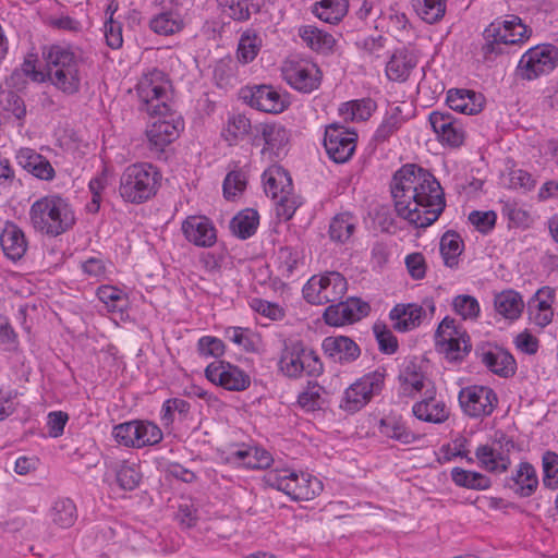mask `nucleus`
Instances as JSON below:
<instances>
[{"mask_svg":"<svg viewBox=\"0 0 558 558\" xmlns=\"http://www.w3.org/2000/svg\"><path fill=\"white\" fill-rule=\"evenodd\" d=\"M532 35V29L515 15H509L501 21H495L485 29L486 44L483 46L485 57L497 52L496 45H517L525 43Z\"/></svg>","mask_w":558,"mask_h":558,"instance_id":"1a4fd4ad","label":"nucleus"},{"mask_svg":"<svg viewBox=\"0 0 558 558\" xmlns=\"http://www.w3.org/2000/svg\"><path fill=\"white\" fill-rule=\"evenodd\" d=\"M43 54L51 85L66 95L78 93L85 77L80 51L70 45L56 44L47 47Z\"/></svg>","mask_w":558,"mask_h":558,"instance_id":"f03ea898","label":"nucleus"},{"mask_svg":"<svg viewBox=\"0 0 558 558\" xmlns=\"http://www.w3.org/2000/svg\"><path fill=\"white\" fill-rule=\"evenodd\" d=\"M513 448V441L501 435L478 445L474 454L481 469L493 474H502L511 464L510 452Z\"/></svg>","mask_w":558,"mask_h":558,"instance_id":"2eb2a0df","label":"nucleus"},{"mask_svg":"<svg viewBox=\"0 0 558 558\" xmlns=\"http://www.w3.org/2000/svg\"><path fill=\"white\" fill-rule=\"evenodd\" d=\"M259 216L255 209L247 208L240 211L231 221L232 232L241 238L247 239L257 230Z\"/></svg>","mask_w":558,"mask_h":558,"instance_id":"de8ad7c7","label":"nucleus"},{"mask_svg":"<svg viewBox=\"0 0 558 558\" xmlns=\"http://www.w3.org/2000/svg\"><path fill=\"white\" fill-rule=\"evenodd\" d=\"M414 9L425 23L435 24L445 16L447 0H415Z\"/></svg>","mask_w":558,"mask_h":558,"instance_id":"8fccbe9b","label":"nucleus"},{"mask_svg":"<svg viewBox=\"0 0 558 558\" xmlns=\"http://www.w3.org/2000/svg\"><path fill=\"white\" fill-rule=\"evenodd\" d=\"M429 124L437 140L449 147H460L466 137L463 123L449 112L433 111L428 116Z\"/></svg>","mask_w":558,"mask_h":558,"instance_id":"412c9836","label":"nucleus"},{"mask_svg":"<svg viewBox=\"0 0 558 558\" xmlns=\"http://www.w3.org/2000/svg\"><path fill=\"white\" fill-rule=\"evenodd\" d=\"M276 201V215L280 220H290L296 209L302 205V198L293 192V189L289 193H284Z\"/></svg>","mask_w":558,"mask_h":558,"instance_id":"13d9d810","label":"nucleus"},{"mask_svg":"<svg viewBox=\"0 0 558 558\" xmlns=\"http://www.w3.org/2000/svg\"><path fill=\"white\" fill-rule=\"evenodd\" d=\"M50 520L59 527L66 529L76 521V507L69 498H62L54 501L49 512Z\"/></svg>","mask_w":558,"mask_h":558,"instance_id":"49530a36","label":"nucleus"},{"mask_svg":"<svg viewBox=\"0 0 558 558\" xmlns=\"http://www.w3.org/2000/svg\"><path fill=\"white\" fill-rule=\"evenodd\" d=\"M259 133L264 140V147L262 148L263 157L272 161L287 154L289 133L284 126L276 123L262 124L259 126Z\"/></svg>","mask_w":558,"mask_h":558,"instance_id":"393cba45","label":"nucleus"},{"mask_svg":"<svg viewBox=\"0 0 558 558\" xmlns=\"http://www.w3.org/2000/svg\"><path fill=\"white\" fill-rule=\"evenodd\" d=\"M268 486L292 500H312L323 492V482L311 473L290 469L272 470L265 475Z\"/></svg>","mask_w":558,"mask_h":558,"instance_id":"39448f33","label":"nucleus"},{"mask_svg":"<svg viewBox=\"0 0 558 558\" xmlns=\"http://www.w3.org/2000/svg\"><path fill=\"white\" fill-rule=\"evenodd\" d=\"M16 162L33 177L43 181H52L56 171L50 161L36 150L22 147L16 151Z\"/></svg>","mask_w":558,"mask_h":558,"instance_id":"bb28decb","label":"nucleus"},{"mask_svg":"<svg viewBox=\"0 0 558 558\" xmlns=\"http://www.w3.org/2000/svg\"><path fill=\"white\" fill-rule=\"evenodd\" d=\"M369 306L360 299L351 298L345 302L330 305L325 310L324 319L327 325L340 327L360 320L368 314Z\"/></svg>","mask_w":558,"mask_h":558,"instance_id":"5701e85b","label":"nucleus"},{"mask_svg":"<svg viewBox=\"0 0 558 558\" xmlns=\"http://www.w3.org/2000/svg\"><path fill=\"white\" fill-rule=\"evenodd\" d=\"M386 369L377 367L348 386L339 400V409L347 414H354L364 409L385 387Z\"/></svg>","mask_w":558,"mask_h":558,"instance_id":"0eeeda50","label":"nucleus"},{"mask_svg":"<svg viewBox=\"0 0 558 558\" xmlns=\"http://www.w3.org/2000/svg\"><path fill=\"white\" fill-rule=\"evenodd\" d=\"M153 117H157V119L147 125L145 134L150 148L162 151L166 146L179 137L183 130V121L170 112V108L167 113H155Z\"/></svg>","mask_w":558,"mask_h":558,"instance_id":"f3484780","label":"nucleus"},{"mask_svg":"<svg viewBox=\"0 0 558 558\" xmlns=\"http://www.w3.org/2000/svg\"><path fill=\"white\" fill-rule=\"evenodd\" d=\"M1 246L4 255L12 259H21L27 250V242L23 231L14 223L7 222L1 236Z\"/></svg>","mask_w":558,"mask_h":558,"instance_id":"f704fd0d","label":"nucleus"},{"mask_svg":"<svg viewBox=\"0 0 558 558\" xmlns=\"http://www.w3.org/2000/svg\"><path fill=\"white\" fill-rule=\"evenodd\" d=\"M412 412L416 418L423 422L440 424L449 417L447 404L435 397H428L422 401L415 402Z\"/></svg>","mask_w":558,"mask_h":558,"instance_id":"c9c22d12","label":"nucleus"},{"mask_svg":"<svg viewBox=\"0 0 558 558\" xmlns=\"http://www.w3.org/2000/svg\"><path fill=\"white\" fill-rule=\"evenodd\" d=\"M225 337L245 352H258L263 347L262 337L250 328L227 327Z\"/></svg>","mask_w":558,"mask_h":558,"instance_id":"58836bf2","label":"nucleus"},{"mask_svg":"<svg viewBox=\"0 0 558 558\" xmlns=\"http://www.w3.org/2000/svg\"><path fill=\"white\" fill-rule=\"evenodd\" d=\"M357 135L344 126L332 124L326 128L324 146L335 162H347L355 151Z\"/></svg>","mask_w":558,"mask_h":558,"instance_id":"aec40b11","label":"nucleus"},{"mask_svg":"<svg viewBox=\"0 0 558 558\" xmlns=\"http://www.w3.org/2000/svg\"><path fill=\"white\" fill-rule=\"evenodd\" d=\"M240 96L252 108L267 113H281L289 105L287 97L270 85L246 86Z\"/></svg>","mask_w":558,"mask_h":558,"instance_id":"6ab92c4d","label":"nucleus"},{"mask_svg":"<svg viewBox=\"0 0 558 558\" xmlns=\"http://www.w3.org/2000/svg\"><path fill=\"white\" fill-rule=\"evenodd\" d=\"M279 368L284 375L298 378L303 374L319 376L324 371V365L315 351L294 341L284 344L279 360Z\"/></svg>","mask_w":558,"mask_h":558,"instance_id":"6e6552de","label":"nucleus"},{"mask_svg":"<svg viewBox=\"0 0 558 558\" xmlns=\"http://www.w3.org/2000/svg\"><path fill=\"white\" fill-rule=\"evenodd\" d=\"M117 481L121 488L132 490L136 488L141 481V473L136 464L122 463L117 472Z\"/></svg>","mask_w":558,"mask_h":558,"instance_id":"0e129e2a","label":"nucleus"},{"mask_svg":"<svg viewBox=\"0 0 558 558\" xmlns=\"http://www.w3.org/2000/svg\"><path fill=\"white\" fill-rule=\"evenodd\" d=\"M263 182L266 194L272 199L293 189L291 177L278 165H272L264 171Z\"/></svg>","mask_w":558,"mask_h":558,"instance_id":"e433bc0d","label":"nucleus"},{"mask_svg":"<svg viewBox=\"0 0 558 558\" xmlns=\"http://www.w3.org/2000/svg\"><path fill=\"white\" fill-rule=\"evenodd\" d=\"M302 264V255L299 251L291 247H281L275 259L276 270L282 279H288L294 275Z\"/></svg>","mask_w":558,"mask_h":558,"instance_id":"a18cd8bd","label":"nucleus"},{"mask_svg":"<svg viewBox=\"0 0 558 558\" xmlns=\"http://www.w3.org/2000/svg\"><path fill=\"white\" fill-rule=\"evenodd\" d=\"M325 389L315 381H310L298 396L299 407L306 412L320 410L324 404Z\"/></svg>","mask_w":558,"mask_h":558,"instance_id":"3c124183","label":"nucleus"},{"mask_svg":"<svg viewBox=\"0 0 558 558\" xmlns=\"http://www.w3.org/2000/svg\"><path fill=\"white\" fill-rule=\"evenodd\" d=\"M425 316L424 307L416 303L397 304L389 313L392 327L399 332H407L417 328Z\"/></svg>","mask_w":558,"mask_h":558,"instance_id":"c85d7f7f","label":"nucleus"},{"mask_svg":"<svg viewBox=\"0 0 558 558\" xmlns=\"http://www.w3.org/2000/svg\"><path fill=\"white\" fill-rule=\"evenodd\" d=\"M109 184V177L107 170H102L99 174L89 181L88 187L92 193V199L86 205L88 213L96 214L102 202V193Z\"/></svg>","mask_w":558,"mask_h":558,"instance_id":"4d7b16f0","label":"nucleus"},{"mask_svg":"<svg viewBox=\"0 0 558 558\" xmlns=\"http://www.w3.org/2000/svg\"><path fill=\"white\" fill-rule=\"evenodd\" d=\"M189 410L190 404L187 401L180 398L168 399L161 408V422L165 426H169L173 423L175 413L185 414Z\"/></svg>","mask_w":558,"mask_h":558,"instance_id":"338daca9","label":"nucleus"},{"mask_svg":"<svg viewBox=\"0 0 558 558\" xmlns=\"http://www.w3.org/2000/svg\"><path fill=\"white\" fill-rule=\"evenodd\" d=\"M504 184L512 190L527 192L535 187L536 181L527 171L512 168L505 175Z\"/></svg>","mask_w":558,"mask_h":558,"instance_id":"052dcab7","label":"nucleus"},{"mask_svg":"<svg viewBox=\"0 0 558 558\" xmlns=\"http://www.w3.org/2000/svg\"><path fill=\"white\" fill-rule=\"evenodd\" d=\"M357 220L350 213L336 215L329 226V234L333 241L347 242L353 234Z\"/></svg>","mask_w":558,"mask_h":558,"instance_id":"09e8293b","label":"nucleus"},{"mask_svg":"<svg viewBox=\"0 0 558 558\" xmlns=\"http://www.w3.org/2000/svg\"><path fill=\"white\" fill-rule=\"evenodd\" d=\"M283 81L294 90L311 94L322 84L323 73L319 66L305 58H289L281 66Z\"/></svg>","mask_w":558,"mask_h":558,"instance_id":"9d476101","label":"nucleus"},{"mask_svg":"<svg viewBox=\"0 0 558 558\" xmlns=\"http://www.w3.org/2000/svg\"><path fill=\"white\" fill-rule=\"evenodd\" d=\"M114 440L124 447L144 448L154 446L162 440V430L160 427L150 422L142 420H133L118 424L112 429Z\"/></svg>","mask_w":558,"mask_h":558,"instance_id":"ddd939ff","label":"nucleus"},{"mask_svg":"<svg viewBox=\"0 0 558 558\" xmlns=\"http://www.w3.org/2000/svg\"><path fill=\"white\" fill-rule=\"evenodd\" d=\"M417 56L409 48L397 49L386 64V76L392 82L403 83L409 80L417 65Z\"/></svg>","mask_w":558,"mask_h":558,"instance_id":"cd10ccee","label":"nucleus"},{"mask_svg":"<svg viewBox=\"0 0 558 558\" xmlns=\"http://www.w3.org/2000/svg\"><path fill=\"white\" fill-rule=\"evenodd\" d=\"M348 289L345 278L337 271L312 276L303 287V295L311 304H326L342 299Z\"/></svg>","mask_w":558,"mask_h":558,"instance_id":"9b49d317","label":"nucleus"},{"mask_svg":"<svg viewBox=\"0 0 558 558\" xmlns=\"http://www.w3.org/2000/svg\"><path fill=\"white\" fill-rule=\"evenodd\" d=\"M251 129V121L246 116L231 113L221 130V136L229 145H235L250 134Z\"/></svg>","mask_w":558,"mask_h":558,"instance_id":"79ce46f5","label":"nucleus"},{"mask_svg":"<svg viewBox=\"0 0 558 558\" xmlns=\"http://www.w3.org/2000/svg\"><path fill=\"white\" fill-rule=\"evenodd\" d=\"M322 349L326 356L341 364L355 361L361 353L359 345L347 336L326 337Z\"/></svg>","mask_w":558,"mask_h":558,"instance_id":"c756f323","label":"nucleus"},{"mask_svg":"<svg viewBox=\"0 0 558 558\" xmlns=\"http://www.w3.org/2000/svg\"><path fill=\"white\" fill-rule=\"evenodd\" d=\"M460 407L470 417L490 415L498 399L494 390L487 386L472 385L462 388L458 396Z\"/></svg>","mask_w":558,"mask_h":558,"instance_id":"a211bd4d","label":"nucleus"},{"mask_svg":"<svg viewBox=\"0 0 558 558\" xmlns=\"http://www.w3.org/2000/svg\"><path fill=\"white\" fill-rule=\"evenodd\" d=\"M349 0H320L313 7V14L328 24L339 23L348 13Z\"/></svg>","mask_w":558,"mask_h":558,"instance_id":"a19ab883","label":"nucleus"},{"mask_svg":"<svg viewBox=\"0 0 558 558\" xmlns=\"http://www.w3.org/2000/svg\"><path fill=\"white\" fill-rule=\"evenodd\" d=\"M543 483L548 488L558 486V454L547 451L543 456Z\"/></svg>","mask_w":558,"mask_h":558,"instance_id":"774afa93","label":"nucleus"},{"mask_svg":"<svg viewBox=\"0 0 558 558\" xmlns=\"http://www.w3.org/2000/svg\"><path fill=\"white\" fill-rule=\"evenodd\" d=\"M162 175L150 162H135L128 166L119 182V194L131 204H142L157 193Z\"/></svg>","mask_w":558,"mask_h":558,"instance_id":"20e7f679","label":"nucleus"},{"mask_svg":"<svg viewBox=\"0 0 558 558\" xmlns=\"http://www.w3.org/2000/svg\"><path fill=\"white\" fill-rule=\"evenodd\" d=\"M435 339L437 349L450 362L462 361L471 350L465 329L450 317L440 322Z\"/></svg>","mask_w":558,"mask_h":558,"instance_id":"f8f14e48","label":"nucleus"},{"mask_svg":"<svg viewBox=\"0 0 558 558\" xmlns=\"http://www.w3.org/2000/svg\"><path fill=\"white\" fill-rule=\"evenodd\" d=\"M204 374L209 383L228 391L240 392L251 386L250 374L225 360L209 363L205 367Z\"/></svg>","mask_w":558,"mask_h":558,"instance_id":"dca6fc26","label":"nucleus"},{"mask_svg":"<svg viewBox=\"0 0 558 558\" xmlns=\"http://www.w3.org/2000/svg\"><path fill=\"white\" fill-rule=\"evenodd\" d=\"M554 301L555 293L550 288L544 287L539 289L530 300L527 305V317L530 323L541 329L548 326L554 317Z\"/></svg>","mask_w":558,"mask_h":558,"instance_id":"a878e982","label":"nucleus"},{"mask_svg":"<svg viewBox=\"0 0 558 558\" xmlns=\"http://www.w3.org/2000/svg\"><path fill=\"white\" fill-rule=\"evenodd\" d=\"M453 483L460 487L475 490H485L492 486V481L483 473L453 468L451 471Z\"/></svg>","mask_w":558,"mask_h":558,"instance_id":"c03bdc74","label":"nucleus"},{"mask_svg":"<svg viewBox=\"0 0 558 558\" xmlns=\"http://www.w3.org/2000/svg\"><path fill=\"white\" fill-rule=\"evenodd\" d=\"M196 350L202 357L219 359L226 352L225 342L214 336H203L197 340Z\"/></svg>","mask_w":558,"mask_h":558,"instance_id":"680f3d73","label":"nucleus"},{"mask_svg":"<svg viewBox=\"0 0 558 558\" xmlns=\"http://www.w3.org/2000/svg\"><path fill=\"white\" fill-rule=\"evenodd\" d=\"M453 311L463 319L474 320L480 316L481 306L478 301L468 294H460L452 300Z\"/></svg>","mask_w":558,"mask_h":558,"instance_id":"bf43d9fd","label":"nucleus"},{"mask_svg":"<svg viewBox=\"0 0 558 558\" xmlns=\"http://www.w3.org/2000/svg\"><path fill=\"white\" fill-rule=\"evenodd\" d=\"M463 248V241L457 232L448 231L440 239V254L447 267L458 266Z\"/></svg>","mask_w":558,"mask_h":558,"instance_id":"37998d69","label":"nucleus"},{"mask_svg":"<svg viewBox=\"0 0 558 558\" xmlns=\"http://www.w3.org/2000/svg\"><path fill=\"white\" fill-rule=\"evenodd\" d=\"M446 101L456 112L473 116L483 110L484 96L471 89L453 88L447 92Z\"/></svg>","mask_w":558,"mask_h":558,"instance_id":"7c9ffc66","label":"nucleus"},{"mask_svg":"<svg viewBox=\"0 0 558 558\" xmlns=\"http://www.w3.org/2000/svg\"><path fill=\"white\" fill-rule=\"evenodd\" d=\"M227 460L232 464L247 469L268 468L272 462V458L267 450L244 446L231 450Z\"/></svg>","mask_w":558,"mask_h":558,"instance_id":"2f4dec72","label":"nucleus"},{"mask_svg":"<svg viewBox=\"0 0 558 558\" xmlns=\"http://www.w3.org/2000/svg\"><path fill=\"white\" fill-rule=\"evenodd\" d=\"M262 47V38L254 33H244L238 46V59L242 63L252 62Z\"/></svg>","mask_w":558,"mask_h":558,"instance_id":"6e6d98bb","label":"nucleus"},{"mask_svg":"<svg viewBox=\"0 0 558 558\" xmlns=\"http://www.w3.org/2000/svg\"><path fill=\"white\" fill-rule=\"evenodd\" d=\"M513 480L517 485V492L524 497L530 496L538 484L535 469L525 462L519 464Z\"/></svg>","mask_w":558,"mask_h":558,"instance_id":"864d4df0","label":"nucleus"},{"mask_svg":"<svg viewBox=\"0 0 558 558\" xmlns=\"http://www.w3.org/2000/svg\"><path fill=\"white\" fill-rule=\"evenodd\" d=\"M428 386L430 383L417 363L408 361L402 365L398 375L399 396L414 398L424 389L428 392Z\"/></svg>","mask_w":558,"mask_h":558,"instance_id":"b1692460","label":"nucleus"},{"mask_svg":"<svg viewBox=\"0 0 558 558\" xmlns=\"http://www.w3.org/2000/svg\"><path fill=\"white\" fill-rule=\"evenodd\" d=\"M481 360L492 373L500 377L513 375L517 368L514 357L508 351L498 347L483 350Z\"/></svg>","mask_w":558,"mask_h":558,"instance_id":"72a5a7b5","label":"nucleus"},{"mask_svg":"<svg viewBox=\"0 0 558 558\" xmlns=\"http://www.w3.org/2000/svg\"><path fill=\"white\" fill-rule=\"evenodd\" d=\"M181 232L189 243L203 248L214 246L218 236L215 223L205 215L187 216L181 222Z\"/></svg>","mask_w":558,"mask_h":558,"instance_id":"4be33fe9","label":"nucleus"},{"mask_svg":"<svg viewBox=\"0 0 558 558\" xmlns=\"http://www.w3.org/2000/svg\"><path fill=\"white\" fill-rule=\"evenodd\" d=\"M557 65L558 48L543 44L527 49L521 56L517 71L521 78L532 81L550 73Z\"/></svg>","mask_w":558,"mask_h":558,"instance_id":"4468645a","label":"nucleus"},{"mask_svg":"<svg viewBox=\"0 0 558 558\" xmlns=\"http://www.w3.org/2000/svg\"><path fill=\"white\" fill-rule=\"evenodd\" d=\"M97 295L110 312H122L128 306L126 293L117 287L101 286Z\"/></svg>","mask_w":558,"mask_h":558,"instance_id":"5fc2aeb1","label":"nucleus"},{"mask_svg":"<svg viewBox=\"0 0 558 558\" xmlns=\"http://www.w3.org/2000/svg\"><path fill=\"white\" fill-rule=\"evenodd\" d=\"M494 308L505 319L514 322L520 318L524 310L521 294L514 290H504L494 296Z\"/></svg>","mask_w":558,"mask_h":558,"instance_id":"4c0bfd02","label":"nucleus"},{"mask_svg":"<svg viewBox=\"0 0 558 558\" xmlns=\"http://www.w3.org/2000/svg\"><path fill=\"white\" fill-rule=\"evenodd\" d=\"M468 440L463 436H458L452 439L450 442L442 445L439 449L438 460L442 463L449 462L458 457L466 458L468 449H466Z\"/></svg>","mask_w":558,"mask_h":558,"instance_id":"e2e57ef3","label":"nucleus"},{"mask_svg":"<svg viewBox=\"0 0 558 558\" xmlns=\"http://www.w3.org/2000/svg\"><path fill=\"white\" fill-rule=\"evenodd\" d=\"M390 192L397 216L414 228L432 226L446 207L440 183L430 172L413 163L396 171Z\"/></svg>","mask_w":558,"mask_h":558,"instance_id":"f257e3e1","label":"nucleus"},{"mask_svg":"<svg viewBox=\"0 0 558 558\" xmlns=\"http://www.w3.org/2000/svg\"><path fill=\"white\" fill-rule=\"evenodd\" d=\"M170 93L171 82L168 75L158 69L144 72L136 84L140 109L149 116L167 113Z\"/></svg>","mask_w":558,"mask_h":558,"instance_id":"423d86ee","label":"nucleus"},{"mask_svg":"<svg viewBox=\"0 0 558 558\" xmlns=\"http://www.w3.org/2000/svg\"><path fill=\"white\" fill-rule=\"evenodd\" d=\"M28 217L34 230L48 236L65 233L76 221L72 204L58 193L36 199L29 207Z\"/></svg>","mask_w":558,"mask_h":558,"instance_id":"7ed1b4c3","label":"nucleus"},{"mask_svg":"<svg viewBox=\"0 0 558 558\" xmlns=\"http://www.w3.org/2000/svg\"><path fill=\"white\" fill-rule=\"evenodd\" d=\"M150 29L163 36L180 33L185 26V20L179 11H163L156 14L149 22Z\"/></svg>","mask_w":558,"mask_h":558,"instance_id":"ea45409f","label":"nucleus"},{"mask_svg":"<svg viewBox=\"0 0 558 558\" xmlns=\"http://www.w3.org/2000/svg\"><path fill=\"white\" fill-rule=\"evenodd\" d=\"M298 35L305 47L317 53H331L337 44V40L331 34L315 25H301L298 28Z\"/></svg>","mask_w":558,"mask_h":558,"instance_id":"473e14b6","label":"nucleus"},{"mask_svg":"<svg viewBox=\"0 0 558 558\" xmlns=\"http://www.w3.org/2000/svg\"><path fill=\"white\" fill-rule=\"evenodd\" d=\"M502 214L514 227L527 228L533 223L531 214L517 203H506Z\"/></svg>","mask_w":558,"mask_h":558,"instance_id":"69168bd1","label":"nucleus"},{"mask_svg":"<svg viewBox=\"0 0 558 558\" xmlns=\"http://www.w3.org/2000/svg\"><path fill=\"white\" fill-rule=\"evenodd\" d=\"M375 109V104L371 99H357L344 102L339 111L345 120L365 121Z\"/></svg>","mask_w":558,"mask_h":558,"instance_id":"603ef678","label":"nucleus"}]
</instances>
